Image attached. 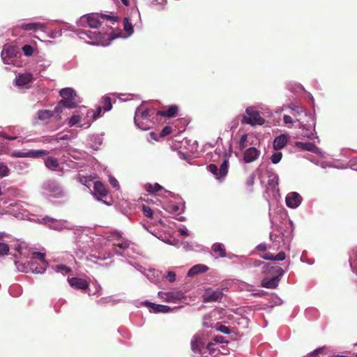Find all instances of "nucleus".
I'll return each mask as SVG.
<instances>
[{"mask_svg":"<svg viewBox=\"0 0 357 357\" xmlns=\"http://www.w3.org/2000/svg\"><path fill=\"white\" fill-rule=\"evenodd\" d=\"M265 122L264 118L261 116L259 111L254 109L252 107H248L245 109V114L243 116L241 119L242 124H249L252 126L255 125H263Z\"/></svg>","mask_w":357,"mask_h":357,"instance_id":"f257e3e1","label":"nucleus"},{"mask_svg":"<svg viewBox=\"0 0 357 357\" xmlns=\"http://www.w3.org/2000/svg\"><path fill=\"white\" fill-rule=\"evenodd\" d=\"M59 93L60 96L63 98V99L61 100V104L64 105L66 108H75L77 107V102L75 100L76 93L73 89H62Z\"/></svg>","mask_w":357,"mask_h":357,"instance_id":"f03ea898","label":"nucleus"},{"mask_svg":"<svg viewBox=\"0 0 357 357\" xmlns=\"http://www.w3.org/2000/svg\"><path fill=\"white\" fill-rule=\"evenodd\" d=\"M99 17L103 20H112L114 17L108 15L101 14L100 16L98 14H89L87 15H84L81 17V22L86 20L87 24L89 27L93 29H96L99 27L101 24V22L99 20Z\"/></svg>","mask_w":357,"mask_h":357,"instance_id":"7ed1b4c3","label":"nucleus"},{"mask_svg":"<svg viewBox=\"0 0 357 357\" xmlns=\"http://www.w3.org/2000/svg\"><path fill=\"white\" fill-rule=\"evenodd\" d=\"M207 169L216 177V178H223L228 173V161L227 160H225L219 169L215 164H210L207 166Z\"/></svg>","mask_w":357,"mask_h":357,"instance_id":"20e7f679","label":"nucleus"},{"mask_svg":"<svg viewBox=\"0 0 357 357\" xmlns=\"http://www.w3.org/2000/svg\"><path fill=\"white\" fill-rule=\"evenodd\" d=\"M278 275H275L271 278H265L261 281V287L267 289H275L279 284V282L284 273L282 268H278Z\"/></svg>","mask_w":357,"mask_h":357,"instance_id":"39448f33","label":"nucleus"},{"mask_svg":"<svg viewBox=\"0 0 357 357\" xmlns=\"http://www.w3.org/2000/svg\"><path fill=\"white\" fill-rule=\"evenodd\" d=\"M223 292L222 289L211 290L207 289L203 295L204 302H217L220 301L223 297Z\"/></svg>","mask_w":357,"mask_h":357,"instance_id":"423d86ee","label":"nucleus"},{"mask_svg":"<svg viewBox=\"0 0 357 357\" xmlns=\"http://www.w3.org/2000/svg\"><path fill=\"white\" fill-rule=\"evenodd\" d=\"M302 197L296 192L289 193L286 197L287 206L291 208H297L302 202Z\"/></svg>","mask_w":357,"mask_h":357,"instance_id":"0eeeda50","label":"nucleus"},{"mask_svg":"<svg viewBox=\"0 0 357 357\" xmlns=\"http://www.w3.org/2000/svg\"><path fill=\"white\" fill-rule=\"evenodd\" d=\"M68 282L72 287L76 289L86 290L89 289V282L80 278L73 277L68 278Z\"/></svg>","mask_w":357,"mask_h":357,"instance_id":"6e6552de","label":"nucleus"},{"mask_svg":"<svg viewBox=\"0 0 357 357\" xmlns=\"http://www.w3.org/2000/svg\"><path fill=\"white\" fill-rule=\"evenodd\" d=\"M260 155V151L255 147L247 149L243 154V160L246 163L256 161Z\"/></svg>","mask_w":357,"mask_h":357,"instance_id":"1a4fd4ad","label":"nucleus"},{"mask_svg":"<svg viewBox=\"0 0 357 357\" xmlns=\"http://www.w3.org/2000/svg\"><path fill=\"white\" fill-rule=\"evenodd\" d=\"M162 294L165 296L162 298L168 303H177L185 297L184 294L181 291L165 292Z\"/></svg>","mask_w":357,"mask_h":357,"instance_id":"9d476101","label":"nucleus"},{"mask_svg":"<svg viewBox=\"0 0 357 357\" xmlns=\"http://www.w3.org/2000/svg\"><path fill=\"white\" fill-rule=\"evenodd\" d=\"M191 349L194 353H201L204 347V342L200 335H195L191 340Z\"/></svg>","mask_w":357,"mask_h":357,"instance_id":"9b49d317","label":"nucleus"},{"mask_svg":"<svg viewBox=\"0 0 357 357\" xmlns=\"http://www.w3.org/2000/svg\"><path fill=\"white\" fill-rule=\"evenodd\" d=\"M178 112V107L176 105H171L167 110L158 111L156 114L158 116L173 118L175 117Z\"/></svg>","mask_w":357,"mask_h":357,"instance_id":"f8f14e48","label":"nucleus"},{"mask_svg":"<svg viewBox=\"0 0 357 357\" xmlns=\"http://www.w3.org/2000/svg\"><path fill=\"white\" fill-rule=\"evenodd\" d=\"M146 306H148L150 307V311L154 313H158V312H168L170 311L171 308L170 307L167 305H158L152 303L149 301H146L144 303Z\"/></svg>","mask_w":357,"mask_h":357,"instance_id":"ddd939ff","label":"nucleus"},{"mask_svg":"<svg viewBox=\"0 0 357 357\" xmlns=\"http://www.w3.org/2000/svg\"><path fill=\"white\" fill-rule=\"evenodd\" d=\"M33 76L31 73H24L20 75L16 78V84L19 86H24L32 82Z\"/></svg>","mask_w":357,"mask_h":357,"instance_id":"4468645a","label":"nucleus"},{"mask_svg":"<svg viewBox=\"0 0 357 357\" xmlns=\"http://www.w3.org/2000/svg\"><path fill=\"white\" fill-rule=\"evenodd\" d=\"M260 257L265 260L283 261L286 258V254L283 251L280 252L276 255H273L270 252H266L264 253V255H261Z\"/></svg>","mask_w":357,"mask_h":357,"instance_id":"2eb2a0df","label":"nucleus"},{"mask_svg":"<svg viewBox=\"0 0 357 357\" xmlns=\"http://www.w3.org/2000/svg\"><path fill=\"white\" fill-rule=\"evenodd\" d=\"M288 139L287 137L284 135H281L275 138L273 141V148L275 150H280L283 149L287 143Z\"/></svg>","mask_w":357,"mask_h":357,"instance_id":"dca6fc26","label":"nucleus"},{"mask_svg":"<svg viewBox=\"0 0 357 357\" xmlns=\"http://www.w3.org/2000/svg\"><path fill=\"white\" fill-rule=\"evenodd\" d=\"M24 31H36L37 29H43L44 26L40 22L23 23L18 26Z\"/></svg>","mask_w":357,"mask_h":357,"instance_id":"f3484780","label":"nucleus"},{"mask_svg":"<svg viewBox=\"0 0 357 357\" xmlns=\"http://www.w3.org/2000/svg\"><path fill=\"white\" fill-rule=\"evenodd\" d=\"M208 267L203 264H197L192 266L188 273V276H194L206 272Z\"/></svg>","mask_w":357,"mask_h":357,"instance_id":"a211bd4d","label":"nucleus"},{"mask_svg":"<svg viewBox=\"0 0 357 357\" xmlns=\"http://www.w3.org/2000/svg\"><path fill=\"white\" fill-rule=\"evenodd\" d=\"M212 250L216 258L226 257V250L222 243H215L212 247Z\"/></svg>","mask_w":357,"mask_h":357,"instance_id":"6ab92c4d","label":"nucleus"},{"mask_svg":"<svg viewBox=\"0 0 357 357\" xmlns=\"http://www.w3.org/2000/svg\"><path fill=\"white\" fill-rule=\"evenodd\" d=\"M278 268H282L280 266H271L270 264H264V266L262 267V273L271 275L273 277L275 275H278Z\"/></svg>","mask_w":357,"mask_h":357,"instance_id":"aec40b11","label":"nucleus"},{"mask_svg":"<svg viewBox=\"0 0 357 357\" xmlns=\"http://www.w3.org/2000/svg\"><path fill=\"white\" fill-rule=\"evenodd\" d=\"M30 270L34 273H43L45 271L47 265H40L38 266L36 261L31 259L29 262Z\"/></svg>","mask_w":357,"mask_h":357,"instance_id":"412c9836","label":"nucleus"},{"mask_svg":"<svg viewBox=\"0 0 357 357\" xmlns=\"http://www.w3.org/2000/svg\"><path fill=\"white\" fill-rule=\"evenodd\" d=\"M130 245V242L128 241H123L122 243H118V244H113V248H112V250H113V252L118 255H122V251L126 250Z\"/></svg>","mask_w":357,"mask_h":357,"instance_id":"4be33fe9","label":"nucleus"},{"mask_svg":"<svg viewBox=\"0 0 357 357\" xmlns=\"http://www.w3.org/2000/svg\"><path fill=\"white\" fill-rule=\"evenodd\" d=\"M96 193L101 197H105L107 195V190L105 186L100 181H96L93 185Z\"/></svg>","mask_w":357,"mask_h":357,"instance_id":"5701e85b","label":"nucleus"},{"mask_svg":"<svg viewBox=\"0 0 357 357\" xmlns=\"http://www.w3.org/2000/svg\"><path fill=\"white\" fill-rule=\"evenodd\" d=\"M50 153L46 150H29L27 151L28 158H38L47 155Z\"/></svg>","mask_w":357,"mask_h":357,"instance_id":"b1692460","label":"nucleus"},{"mask_svg":"<svg viewBox=\"0 0 357 357\" xmlns=\"http://www.w3.org/2000/svg\"><path fill=\"white\" fill-rule=\"evenodd\" d=\"M38 119L47 122L54 116V112L49 109L39 110L37 113Z\"/></svg>","mask_w":357,"mask_h":357,"instance_id":"393cba45","label":"nucleus"},{"mask_svg":"<svg viewBox=\"0 0 357 357\" xmlns=\"http://www.w3.org/2000/svg\"><path fill=\"white\" fill-rule=\"evenodd\" d=\"M296 147L301 150H305L309 151H314V149L317 148L316 145L312 142H297L296 143Z\"/></svg>","mask_w":357,"mask_h":357,"instance_id":"a878e982","label":"nucleus"},{"mask_svg":"<svg viewBox=\"0 0 357 357\" xmlns=\"http://www.w3.org/2000/svg\"><path fill=\"white\" fill-rule=\"evenodd\" d=\"M80 38H84L83 36H87L91 40H98L100 38V33L91 31H81L79 32Z\"/></svg>","mask_w":357,"mask_h":357,"instance_id":"bb28decb","label":"nucleus"},{"mask_svg":"<svg viewBox=\"0 0 357 357\" xmlns=\"http://www.w3.org/2000/svg\"><path fill=\"white\" fill-rule=\"evenodd\" d=\"M45 165L48 169H54L59 167V161L56 158L50 156L45 160Z\"/></svg>","mask_w":357,"mask_h":357,"instance_id":"cd10ccee","label":"nucleus"},{"mask_svg":"<svg viewBox=\"0 0 357 357\" xmlns=\"http://www.w3.org/2000/svg\"><path fill=\"white\" fill-rule=\"evenodd\" d=\"M15 55V49L13 47H10V46H9L6 48H4L2 52V57H3V59L4 60V63H9V62L6 60V56H8V58H10V57H13Z\"/></svg>","mask_w":357,"mask_h":357,"instance_id":"c85d7f7f","label":"nucleus"},{"mask_svg":"<svg viewBox=\"0 0 357 357\" xmlns=\"http://www.w3.org/2000/svg\"><path fill=\"white\" fill-rule=\"evenodd\" d=\"M145 189L150 193H155L162 189V187L158 183H155L153 185L147 183L145 185Z\"/></svg>","mask_w":357,"mask_h":357,"instance_id":"c756f323","label":"nucleus"},{"mask_svg":"<svg viewBox=\"0 0 357 357\" xmlns=\"http://www.w3.org/2000/svg\"><path fill=\"white\" fill-rule=\"evenodd\" d=\"M101 107L104 109V111H105V112L109 111L112 108L111 98L108 96L104 97L102 100V106Z\"/></svg>","mask_w":357,"mask_h":357,"instance_id":"7c9ffc66","label":"nucleus"},{"mask_svg":"<svg viewBox=\"0 0 357 357\" xmlns=\"http://www.w3.org/2000/svg\"><path fill=\"white\" fill-rule=\"evenodd\" d=\"M123 29L128 35L133 33V26L128 17L123 18Z\"/></svg>","mask_w":357,"mask_h":357,"instance_id":"2f4dec72","label":"nucleus"},{"mask_svg":"<svg viewBox=\"0 0 357 357\" xmlns=\"http://www.w3.org/2000/svg\"><path fill=\"white\" fill-rule=\"evenodd\" d=\"M32 255L33 256L31 259H33L34 261L38 259L41 262V264H43V265H47V262L45 259V254L40 252H34Z\"/></svg>","mask_w":357,"mask_h":357,"instance_id":"473e14b6","label":"nucleus"},{"mask_svg":"<svg viewBox=\"0 0 357 357\" xmlns=\"http://www.w3.org/2000/svg\"><path fill=\"white\" fill-rule=\"evenodd\" d=\"M66 107L64 105L61 104V101L60 100L58 105L54 107V116H55L57 120H61V113L63 111V108Z\"/></svg>","mask_w":357,"mask_h":357,"instance_id":"72a5a7b5","label":"nucleus"},{"mask_svg":"<svg viewBox=\"0 0 357 357\" xmlns=\"http://www.w3.org/2000/svg\"><path fill=\"white\" fill-rule=\"evenodd\" d=\"M247 138H248L247 134H244L241 136L240 141L238 142V148L239 150L243 151L245 149V147H246L245 143L247 142Z\"/></svg>","mask_w":357,"mask_h":357,"instance_id":"f704fd0d","label":"nucleus"},{"mask_svg":"<svg viewBox=\"0 0 357 357\" xmlns=\"http://www.w3.org/2000/svg\"><path fill=\"white\" fill-rule=\"evenodd\" d=\"M23 53L26 56H30L33 54V50L31 45H24L22 48Z\"/></svg>","mask_w":357,"mask_h":357,"instance_id":"c9c22d12","label":"nucleus"},{"mask_svg":"<svg viewBox=\"0 0 357 357\" xmlns=\"http://www.w3.org/2000/svg\"><path fill=\"white\" fill-rule=\"evenodd\" d=\"M142 211H143L144 215L146 217H147L149 218H153V211L149 206L144 204L142 206Z\"/></svg>","mask_w":357,"mask_h":357,"instance_id":"e433bc0d","label":"nucleus"},{"mask_svg":"<svg viewBox=\"0 0 357 357\" xmlns=\"http://www.w3.org/2000/svg\"><path fill=\"white\" fill-rule=\"evenodd\" d=\"M282 157V154L281 152H275L271 155V162L273 164H277L281 160Z\"/></svg>","mask_w":357,"mask_h":357,"instance_id":"4c0bfd02","label":"nucleus"},{"mask_svg":"<svg viewBox=\"0 0 357 357\" xmlns=\"http://www.w3.org/2000/svg\"><path fill=\"white\" fill-rule=\"evenodd\" d=\"M56 271H65L66 273H70L72 272V269L63 264L57 265L55 268Z\"/></svg>","mask_w":357,"mask_h":357,"instance_id":"58836bf2","label":"nucleus"},{"mask_svg":"<svg viewBox=\"0 0 357 357\" xmlns=\"http://www.w3.org/2000/svg\"><path fill=\"white\" fill-rule=\"evenodd\" d=\"M255 175L254 174H251L246 180V182H245L246 186L248 188L251 189L255 183Z\"/></svg>","mask_w":357,"mask_h":357,"instance_id":"ea45409f","label":"nucleus"},{"mask_svg":"<svg viewBox=\"0 0 357 357\" xmlns=\"http://www.w3.org/2000/svg\"><path fill=\"white\" fill-rule=\"evenodd\" d=\"M9 169L7 165L0 162V176L3 177L8 175Z\"/></svg>","mask_w":357,"mask_h":357,"instance_id":"a19ab883","label":"nucleus"},{"mask_svg":"<svg viewBox=\"0 0 357 357\" xmlns=\"http://www.w3.org/2000/svg\"><path fill=\"white\" fill-rule=\"evenodd\" d=\"M9 252V247L5 243H0V256L7 255Z\"/></svg>","mask_w":357,"mask_h":357,"instance_id":"79ce46f5","label":"nucleus"},{"mask_svg":"<svg viewBox=\"0 0 357 357\" xmlns=\"http://www.w3.org/2000/svg\"><path fill=\"white\" fill-rule=\"evenodd\" d=\"M80 121V116L79 115H73L69 120L68 125L72 127L77 123H78Z\"/></svg>","mask_w":357,"mask_h":357,"instance_id":"37998d69","label":"nucleus"},{"mask_svg":"<svg viewBox=\"0 0 357 357\" xmlns=\"http://www.w3.org/2000/svg\"><path fill=\"white\" fill-rule=\"evenodd\" d=\"M78 179H79V181L82 184L86 185V186H87V183L89 181H91V176H82L81 174L78 175Z\"/></svg>","mask_w":357,"mask_h":357,"instance_id":"c03bdc74","label":"nucleus"},{"mask_svg":"<svg viewBox=\"0 0 357 357\" xmlns=\"http://www.w3.org/2000/svg\"><path fill=\"white\" fill-rule=\"evenodd\" d=\"M11 156L15 158H28L27 152H22L19 151L13 152Z\"/></svg>","mask_w":357,"mask_h":357,"instance_id":"a18cd8bd","label":"nucleus"},{"mask_svg":"<svg viewBox=\"0 0 357 357\" xmlns=\"http://www.w3.org/2000/svg\"><path fill=\"white\" fill-rule=\"evenodd\" d=\"M217 331L224 333V334H229L231 333V330L229 327L225 326V325H222V324H220L218 328H217Z\"/></svg>","mask_w":357,"mask_h":357,"instance_id":"49530a36","label":"nucleus"},{"mask_svg":"<svg viewBox=\"0 0 357 357\" xmlns=\"http://www.w3.org/2000/svg\"><path fill=\"white\" fill-rule=\"evenodd\" d=\"M167 279L170 282H173L176 280V273L173 271H169L166 276Z\"/></svg>","mask_w":357,"mask_h":357,"instance_id":"de8ad7c7","label":"nucleus"},{"mask_svg":"<svg viewBox=\"0 0 357 357\" xmlns=\"http://www.w3.org/2000/svg\"><path fill=\"white\" fill-rule=\"evenodd\" d=\"M172 131V128L170 126H165L162 130L161 135L162 136L168 135L171 134Z\"/></svg>","mask_w":357,"mask_h":357,"instance_id":"09e8293b","label":"nucleus"},{"mask_svg":"<svg viewBox=\"0 0 357 357\" xmlns=\"http://www.w3.org/2000/svg\"><path fill=\"white\" fill-rule=\"evenodd\" d=\"M102 107L101 106H98L96 110V112L93 113V119L96 120L100 116V114H101V112H102Z\"/></svg>","mask_w":357,"mask_h":357,"instance_id":"8fccbe9b","label":"nucleus"},{"mask_svg":"<svg viewBox=\"0 0 357 357\" xmlns=\"http://www.w3.org/2000/svg\"><path fill=\"white\" fill-rule=\"evenodd\" d=\"M0 136L2 137L3 138H5L6 139H8V140H14V139H17V137L15 136H9L8 135L6 132H0Z\"/></svg>","mask_w":357,"mask_h":357,"instance_id":"3c124183","label":"nucleus"},{"mask_svg":"<svg viewBox=\"0 0 357 357\" xmlns=\"http://www.w3.org/2000/svg\"><path fill=\"white\" fill-rule=\"evenodd\" d=\"M267 248V245L265 243H263L257 246V250L264 252L266 250Z\"/></svg>","mask_w":357,"mask_h":357,"instance_id":"603ef678","label":"nucleus"},{"mask_svg":"<svg viewBox=\"0 0 357 357\" xmlns=\"http://www.w3.org/2000/svg\"><path fill=\"white\" fill-rule=\"evenodd\" d=\"M283 120H284V123L285 124L292 123H293L292 118L290 116H289V115H284L283 116Z\"/></svg>","mask_w":357,"mask_h":357,"instance_id":"864d4df0","label":"nucleus"},{"mask_svg":"<svg viewBox=\"0 0 357 357\" xmlns=\"http://www.w3.org/2000/svg\"><path fill=\"white\" fill-rule=\"evenodd\" d=\"M141 116L142 119H147L149 116V110L146 109L144 111H142L141 113Z\"/></svg>","mask_w":357,"mask_h":357,"instance_id":"5fc2aeb1","label":"nucleus"},{"mask_svg":"<svg viewBox=\"0 0 357 357\" xmlns=\"http://www.w3.org/2000/svg\"><path fill=\"white\" fill-rule=\"evenodd\" d=\"M110 183L114 188H118L119 187V182L115 178H111L110 179Z\"/></svg>","mask_w":357,"mask_h":357,"instance_id":"6e6d98bb","label":"nucleus"},{"mask_svg":"<svg viewBox=\"0 0 357 357\" xmlns=\"http://www.w3.org/2000/svg\"><path fill=\"white\" fill-rule=\"evenodd\" d=\"M213 345V344L212 342H209L206 346V348L209 350V353L211 354H213L215 351V349L212 347Z\"/></svg>","mask_w":357,"mask_h":357,"instance_id":"4d7b16f0","label":"nucleus"},{"mask_svg":"<svg viewBox=\"0 0 357 357\" xmlns=\"http://www.w3.org/2000/svg\"><path fill=\"white\" fill-rule=\"evenodd\" d=\"M224 337L218 335L214 337V341L218 343H222L223 342Z\"/></svg>","mask_w":357,"mask_h":357,"instance_id":"13d9d810","label":"nucleus"},{"mask_svg":"<svg viewBox=\"0 0 357 357\" xmlns=\"http://www.w3.org/2000/svg\"><path fill=\"white\" fill-rule=\"evenodd\" d=\"M264 264H265L264 262L259 261V260H255L253 261V266H259L261 265H263V266H264Z\"/></svg>","mask_w":357,"mask_h":357,"instance_id":"bf43d9fd","label":"nucleus"},{"mask_svg":"<svg viewBox=\"0 0 357 357\" xmlns=\"http://www.w3.org/2000/svg\"><path fill=\"white\" fill-rule=\"evenodd\" d=\"M323 349L322 348H319L317 349H316L315 351H314L312 353H311V356H317L318 354L321 353Z\"/></svg>","mask_w":357,"mask_h":357,"instance_id":"052dcab7","label":"nucleus"},{"mask_svg":"<svg viewBox=\"0 0 357 357\" xmlns=\"http://www.w3.org/2000/svg\"><path fill=\"white\" fill-rule=\"evenodd\" d=\"M179 233L181 236H188L189 235L188 231L184 229H180Z\"/></svg>","mask_w":357,"mask_h":357,"instance_id":"680f3d73","label":"nucleus"},{"mask_svg":"<svg viewBox=\"0 0 357 357\" xmlns=\"http://www.w3.org/2000/svg\"><path fill=\"white\" fill-rule=\"evenodd\" d=\"M114 234L116 235V240H119L121 238V235L119 232H115Z\"/></svg>","mask_w":357,"mask_h":357,"instance_id":"e2e57ef3","label":"nucleus"},{"mask_svg":"<svg viewBox=\"0 0 357 357\" xmlns=\"http://www.w3.org/2000/svg\"><path fill=\"white\" fill-rule=\"evenodd\" d=\"M121 1L125 6H128L129 4L128 0H121Z\"/></svg>","mask_w":357,"mask_h":357,"instance_id":"0e129e2a","label":"nucleus"},{"mask_svg":"<svg viewBox=\"0 0 357 357\" xmlns=\"http://www.w3.org/2000/svg\"><path fill=\"white\" fill-rule=\"evenodd\" d=\"M68 139V135H63V137H61L59 139L60 140H65V139Z\"/></svg>","mask_w":357,"mask_h":357,"instance_id":"69168bd1","label":"nucleus"},{"mask_svg":"<svg viewBox=\"0 0 357 357\" xmlns=\"http://www.w3.org/2000/svg\"><path fill=\"white\" fill-rule=\"evenodd\" d=\"M47 139H48V138L47 137ZM53 139H54V137H51L50 138V139H45V140H43V142H50V140H53Z\"/></svg>","mask_w":357,"mask_h":357,"instance_id":"338daca9","label":"nucleus"},{"mask_svg":"<svg viewBox=\"0 0 357 357\" xmlns=\"http://www.w3.org/2000/svg\"><path fill=\"white\" fill-rule=\"evenodd\" d=\"M332 357H346V356H343V355H335V356H333Z\"/></svg>","mask_w":357,"mask_h":357,"instance_id":"774afa93","label":"nucleus"}]
</instances>
